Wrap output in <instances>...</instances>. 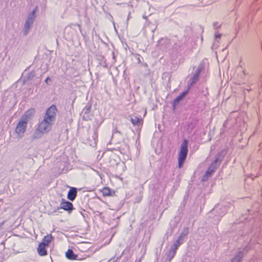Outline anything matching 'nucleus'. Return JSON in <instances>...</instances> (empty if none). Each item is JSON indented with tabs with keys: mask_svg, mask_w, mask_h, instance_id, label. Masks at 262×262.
I'll return each instance as SVG.
<instances>
[{
	"mask_svg": "<svg viewBox=\"0 0 262 262\" xmlns=\"http://www.w3.org/2000/svg\"><path fill=\"white\" fill-rule=\"evenodd\" d=\"M34 109L31 108L27 111L22 117L16 125L15 132L19 135H23L26 130L28 119L31 117L34 113Z\"/></svg>",
	"mask_w": 262,
	"mask_h": 262,
	"instance_id": "nucleus-1",
	"label": "nucleus"
},
{
	"mask_svg": "<svg viewBox=\"0 0 262 262\" xmlns=\"http://www.w3.org/2000/svg\"><path fill=\"white\" fill-rule=\"evenodd\" d=\"M53 124L54 123L52 122L43 118V119L38 124L33 138L34 139L39 138L43 134L48 133L51 129V127Z\"/></svg>",
	"mask_w": 262,
	"mask_h": 262,
	"instance_id": "nucleus-2",
	"label": "nucleus"
},
{
	"mask_svg": "<svg viewBox=\"0 0 262 262\" xmlns=\"http://www.w3.org/2000/svg\"><path fill=\"white\" fill-rule=\"evenodd\" d=\"M188 141L186 139H184L182 143L180 151L178 153V167L181 168L182 167L188 155Z\"/></svg>",
	"mask_w": 262,
	"mask_h": 262,
	"instance_id": "nucleus-3",
	"label": "nucleus"
},
{
	"mask_svg": "<svg viewBox=\"0 0 262 262\" xmlns=\"http://www.w3.org/2000/svg\"><path fill=\"white\" fill-rule=\"evenodd\" d=\"M57 111L56 106L55 105H51L47 109L44 118L54 123L55 120Z\"/></svg>",
	"mask_w": 262,
	"mask_h": 262,
	"instance_id": "nucleus-4",
	"label": "nucleus"
},
{
	"mask_svg": "<svg viewBox=\"0 0 262 262\" xmlns=\"http://www.w3.org/2000/svg\"><path fill=\"white\" fill-rule=\"evenodd\" d=\"M100 191L104 197L113 196L115 194V190L111 189L108 187H104L100 190Z\"/></svg>",
	"mask_w": 262,
	"mask_h": 262,
	"instance_id": "nucleus-5",
	"label": "nucleus"
},
{
	"mask_svg": "<svg viewBox=\"0 0 262 262\" xmlns=\"http://www.w3.org/2000/svg\"><path fill=\"white\" fill-rule=\"evenodd\" d=\"M53 238L54 237L52 235L49 234L43 237L41 242L39 244L48 247Z\"/></svg>",
	"mask_w": 262,
	"mask_h": 262,
	"instance_id": "nucleus-6",
	"label": "nucleus"
},
{
	"mask_svg": "<svg viewBox=\"0 0 262 262\" xmlns=\"http://www.w3.org/2000/svg\"><path fill=\"white\" fill-rule=\"evenodd\" d=\"M60 208L64 210L71 211L73 209V205L72 203L64 201L61 203Z\"/></svg>",
	"mask_w": 262,
	"mask_h": 262,
	"instance_id": "nucleus-7",
	"label": "nucleus"
},
{
	"mask_svg": "<svg viewBox=\"0 0 262 262\" xmlns=\"http://www.w3.org/2000/svg\"><path fill=\"white\" fill-rule=\"evenodd\" d=\"M77 196V189L75 187H70L68 192L67 198L70 201H74Z\"/></svg>",
	"mask_w": 262,
	"mask_h": 262,
	"instance_id": "nucleus-8",
	"label": "nucleus"
},
{
	"mask_svg": "<svg viewBox=\"0 0 262 262\" xmlns=\"http://www.w3.org/2000/svg\"><path fill=\"white\" fill-rule=\"evenodd\" d=\"M47 248V247L39 244L37 248V252L39 255L41 256H46L48 254Z\"/></svg>",
	"mask_w": 262,
	"mask_h": 262,
	"instance_id": "nucleus-9",
	"label": "nucleus"
},
{
	"mask_svg": "<svg viewBox=\"0 0 262 262\" xmlns=\"http://www.w3.org/2000/svg\"><path fill=\"white\" fill-rule=\"evenodd\" d=\"M66 257L70 260L77 259V256L75 254L72 250L68 249L66 253Z\"/></svg>",
	"mask_w": 262,
	"mask_h": 262,
	"instance_id": "nucleus-10",
	"label": "nucleus"
},
{
	"mask_svg": "<svg viewBox=\"0 0 262 262\" xmlns=\"http://www.w3.org/2000/svg\"><path fill=\"white\" fill-rule=\"evenodd\" d=\"M130 121L134 125H139L142 124V120L140 119L137 116H134L133 118H131Z\"/></svg>",
	"mask_w": 262,
	"mask_h": 262,
	"instance_id": "nucleus-11",
	"label": "nucleus"
},
{
	"mask_svg": "<svg viewBox=\"0 0 262 262\" xmlns=\"http://www.w3.org/2000/svg\"><path fill=\"white\" fill-rule=\"evenodd\" d=\"M187 92H183L180 95L177 97L173 101V105L176 106L179 102L183 98V97L187 94Z\"/></svg>",
	"mask_w": 262,
	"mask_h": 262,
	"instance_id": "nucleus-12",
	"label": "nucleus"
},
{
	"mask_svg": "<svg viewBox=\"0 0 262 262\" xmlns=\"http://www.w3.org/2000/svg\"><path fill=\"white\" fill-rule=\"evenodd\" d=\"M176 250L173 248L172 250H170L168 251V253H167V256L170 260H171L174 257L176 254Z\"/></svg>",
	"mask_w": 262,
	"mask_h": 262,
	"instance_id": "nucleus-13",
	"label": "nucleus"
},
{
	"mask_svg": "<svg viewBox=\"0 0 262 262\" xmlns=\"http://www.w3.org/2000/svg\"><path fill=\"white\" fill-rule=\"evenodd\" d=\"M182 236H180L177 239V240L176 241V243L174 244V248L173 249H174L175 250H177L178 247L181 244L182 242H181V240H182Z\"/></svg>",
	"mask_w": 262,
	"mask_h": 262,
	"instance_id": "nucleus-14",
	"label": "nucleus"
},
{
	"mask_svg": "<svg viewBox=\"0 0 262 262\" xmlns=\"http://www.w3.org/2000/svg\"><path fill=\"white\" fill-rule=\"evenodd\" d=\"M215 167H212V166L209 167L206 172V176L207 177L210 176L215 171Z\"/></svg>",
	"mask_w": 262,
	"mask_h": 262,
	"instance_id": "nucleus-15",
	"label": "nucleus"
},
{
	"mask_svg": "<svg viewBox=\"0 0 262 262\" xmlns=\"http://www.w3.org/2000/svg\"><path fill=\"white\" fill-rule=\"evenodd\" d=\"M242 255L241 254H238L234 257L231 262H240L242 259Z\"/></svg>",
	"mask_w": 262,
	"mask_h": 262,
	"instance_id": "nucleus-16",
	"label": "nucleus"
},
{
	"mask_svg": "<svg viewBox=\"0 0 262 262\" xmlns=\"http://www.w3.org/2000/svg\"><path fill=\"white\" fill-rule=\"evenodd\" d=\"M98 137V135L97 131V130H95V132L94 133V135L93 136V138L95 142L97 141Z\"/></svg>",
	"mask_w": 262,
	"mask_h": 262,
	"instance_id": "nucleus-17",
	"label": "nucleus"
},
{
	"mask_svg": "<svg viewBox=\"0 0 262 262\" xmlns=\"http://www.w3.org/2000/svg\"><path fill=\"white\" fill-rule=\"evenodd\" d=\"M199 72H198V73L197 74H195L194 77H193V79L194 80H196L198 78V76H199Z\"/></svg>",
	"mask_w": 262,
	"mask_h": 262,
	"instance_id": "nucleus-18",
	"label": "nucleus"
},
{
	"mask_svg": "<svg viewBox=\"0 0 262 262\" xmlns=\"http://www.w3.org/2000/svg\"><path fill=\"white\" fill-rule=\"evenodd\" d=\"M29 20H27L25 24V26L28 28L29 27Z\"/></svg>",
	"mask_w": 262,
	"mask_h": 262,
	"instance_id": "nucleus-19",
	"label": "nucleus"
},
{
	"mask_svg": "<svg viewBox=\"0 0 262 262\" xmlns=\"http://www.w3.org/2000/svg\"><path fill=\"white\" fill-rule=\"evenodd\" d=\"M48 80H50V78L49 77H47L45 80L47 83H48Z\"/></svg>",
	"mask_w": 262,
	"mask_h": 262,
	"instance_id": "nucleus-20",
	"label": "nucleus"
},
{
	"mask_svg": "<svg viewBox=\"0 0 262 262\" xmlns=\"http://www.w3.org/2000/svg\"><path fill=\"white\" fill-rule=\"evenodd\" d=\"M221 34H216V35H215V37H216V38H220V37H221Z\"/></svg>",
	"mask_w": 262,
	"mask_h": 262,
	"instance_id": "nucleus-21",
	"label": "nucleus"
}]
</instances>
